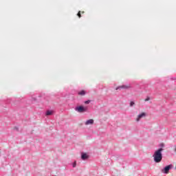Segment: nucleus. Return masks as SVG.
<instances>
[{"mask_svg": "<svg viewBox=\"0 0 176 176\" xmlns=\"http://www.w3.org/2000/svg\"><path fill=\"white\" fill-rule=\"evenodd\" d=\"M162 152H163L162 148H160L154 152V154L153 155V157L155 163H160V162H162V160L163 159V155L162 154Z\"/></svg>", "mask_w": 176, "mask_h": 176, "instance_id": "1", "label": "nucleus"}, {"mask_svg": "<svg viewBox=\"0 0 176 176\" xmlns=\"http://www.w3.org/2000/svg\"><path fill=\"white\" fill-rule=\"evenodd\" d=\"M131 85H120V86H118L116 88V90H127L129 89H131Z\"/></svg>", "mask_w": 176, "mask_h": 176, "instance_id": "2", "label": "nucleus"}, {"mask_svg": "<svg viewBox=\"0 0 176 176\" xmlns=\"http://www.w3.org/2000/svg\"><path fill=\"white\" fill-rule=\"evenodd\" d=\"M172 166V165L166 166L164 169L162 170V173H164V174H168Z\"/></svg>", "mask_w": 176, "mask_h": 176, "instance_id": "3", "label": "nucleus"}, {"mask_svg": "<svg viewBox=\"0 0 176 176\" xmlns=\"http://www.w3.org/2000/svg\"><path fill=\"white\" fill-rule=\"evenodd\" d=\"M76 110H77L78 112H80V113L86 112V111H87V107H83L82 106H80L77 107Z\"/></svg>", "mask_w": 176, "mask_h": 176, "instance_id": "4", "label": "nucleus"}, {"mask_svg": "<svg viewBox=\"0 0 176 176\" xmlns=\"http://www.w3.org/2000/svg\"><path fill=\"white\" fill-rule=\"evenodd\" d=\"M145 116H146V113H142L141 114H139L138 116V118H136V122H140V120L142 119V118H145Z\"/></svg>", "mask_w": 176, "mask_h": 176, "instance_id": "5", "label": "nucleus"}, {"mask_svg": "<svg viewBox=\"0 0 176 176\" xmlns=\"http://www.w3.org/2000/svg\"><path fill=\"white\" fill-rule=\"evenodd\" d=\"M81 158L82 160H86L87 159H89V155L86 153H82L81 155Z\"/></svg>", "mask_w": 176, "mask_h": 176, "instance_id": "6", "label": "nucleus"}, {"mask_svg": "<svg viewBox=\"0 0 176 176\" xmlns=\"http://www.w3.org/2000/svg\"><path fill=\"white\" fill-rule=\"evenodd\" d=\"M94 123V120L93 119H90L87 120V122H85V124L88 125V124H93Z\"/></svg>", "mask_w": 176, "mask_h": 176, "instance_id": "7", "label": "nucleus"}, {"mask_svg": "<svg viewBox=\"0 0 176 176\" xmlns=\"http://www.w3.org/2000/svg\"><path fill=\"white\" fill-rule=\"evenodd\" d=\"M78 94H79L80 96H85V94H86V91H85L82 90V91L78 92Z\"/></svg>", "mask_w": 176, "mask_h": 176, "instance_id": "8", "label": "nucleus"}, {"mask_svg": "<svg viewBox=\"0 0 176 176\" xmlns=\"http://www.w3.org/2000/svg\"><path fill=\"white\" fill-rule=\"evenodd\" d=\"M52 114H53V111H47L46 112V115H47V116H50V115H52Z\"/></svg>", "mask_w": 176, "mask_h": 176, "instance_id": "9", "label": "nucleus"}, {"mask_svg": "<svg viewBox=\"0 0 176 176\" xmlns=\"http://www.w3.org/2000/svg\"><path fill=\"white\" fill-rule=\"evenodd\" d=\"M77 16H78L79 19L82 17V15L80 14V11L78 12V13L77 14Z\"/></svg>", "mask_w": 176, "mask_h": 176, "instance_id": "10", "label": "nucleus"}, {"mask_svg": "<svg viewBox=\"0 0 176 176\" xmlns=\"http://www.w3.org/2000/svg\"><path fill=\"white\" fill-rule=\"evenodd\" d=\"M91 100H87L85 102V104H90Z\"/></svg>", "mask_w": 176, "mask_h": 176, "instance_id": "11", "label": "nucleus"}, {"mask_svg": "<svg viewBox=\"0 0 176 176\" xmlns=\"http://www.w3.org/2000/svg\"><path fill=\"white\" fill-rule=\"evenodd\" d=\"M134 104H135L134 102H130V107H133V105H134Z\"/></svg>", "mask_w": 176, "mask_h": 176, "instance_id": "12", "label": "nucleus"}, {"mask_svg": "<svg viewBox=\"0 0 176 176\" xmlns=\"http://www.w3.org/2000/svg\"><path fill=\"white\" fill-rule=\"evenodd\" d=\"M149 100H151V98H150L149 97H148L147 98H146V99L144 100V101H149Z\"/></svg>", "mask_w": 176, "mask_h": 176, "instance_id": "13", "label": "nucleus"}, {"mask_svg": "<svg viewBox=\"0 0 176 176\" xmlns=\"http://www.w3.org/2000/svg\"><path fill=\"white\" fill-rule=\"evenodd\" d=\"M73 167H76V162L73 164Z\"/></svg>", "mask_w": 176, "mask_h": 176, "instance_id": "14", "label": "nucleus"}, {"mask_svg": "<svg viewBox=\"0 0 176 176\" xmlns=\"http://www.w3.org/2000/svg\"><path fill=\"white\" fill-rule=\"evenodd\" d=\"M82 14L85 13V11H82Z\"/></svg>", "mask_w": 176, "mask_h": 176, "instance_id": "15", "label": "nucleus"}]
</instances>
